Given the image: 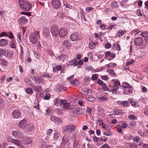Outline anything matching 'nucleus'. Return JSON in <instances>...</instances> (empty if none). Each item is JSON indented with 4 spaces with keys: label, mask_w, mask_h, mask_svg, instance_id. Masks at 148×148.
Wrapping results in <instances>:
<instances>
[{
    "label": "nucleus",
    "mask_w": 148,
    "mask_h": 148,
    "mask_svg": "<svg viewBox=\"0 0 148 148\" xmlns=\"http://www.w3.org/2000/svg\"><path fill=\"white\" fill-rule=\"evenodd\" d=\"M8 34L5 32H3L0 34V36H8Z\"/></svg>",
    "instance_id": "nucleus-54"
},
{
    "label": "nucleus",
    "mask_w": 148,
    "mask_h": 148,
    "mask_svg": "<svg viewBox=\"0 0 148 148\" xmlns=\"http://www.w3.org/2000/svg\"><path fill=\"white\" fill-rule=\"evenodd\" d=\"M38 33L37 32L31 34L29 36V40L32 43L36 44L38 40Z\"/></svg>",
    "instance_id": "nucleus-4"
},
{
    "label": "nucleus",
    "mask_w": 148,
    "mask_h": 148,
    "mask_svg": "<svg viewBox=\"0 0 148 148\" xmlns=\"http://www.w3.org/2000/svg\"><path fill=\"white\" fill-rule=\"evenodd\" d=\"M82 38L81 35L79 33L74 32L71 35L70 40L73 41H77Z\"/></svg>",
    "instance_id": "nucleus-2"
},
{
    "label": "nucleus",
    "mask_w": 148,
    "mask_h": 148,
    "mask_svg": "<svg viewBox=\"0 0 148 148\" xmlns=\"http://www.w3.org/2000/svg\"><path fill=\"white\" fill-rule=\"evenodd\" d=\"M63 45L66 48H69L71 46V43L68 40H64L63 42Z\"/></svg>",
    "instance_id": "nucleus-16"
},
{
    "label": "nucleus",
    "mask_w": 148,
    "mask_h": 148,
    "mask_svg": "<svg viewBox=\"0 0 148 148\" xmlns=\"http://www.w3.org/2000/svg\"><path fill=\"white\" fill-rule=\"evenodd\" d=\"M86 99L89 101H94L95 99L94 98L90 96L87 97Z\"/></svg>",
    "instance_id": "nucleus-46"
},
{
    "label": "nucleus",
    "mask_w": 148,
    "mask_h": 148,
    "mask_svg": "<svg viewBox=\"0 0 148 148\" xmlns=\"http://www.w3.org/2000/svg\"><path fill=\"white\" fill-rule=\"evenodd\" d=\"M27 121L25 119L21 120L19 123V127L21 128H23L26 126Z\"/></svg>",
    "instance_id": "nucleus-15"
},
{
    "label": "nucleus",
    "mask_w": 148,
    "mask_h": 148,
    "mask_svg": "<svg viewBox=\"0 0 148 148\" xmlns=\"http://www.w3.org/2000/svg\"><path fill=\"white\" fill-rule=\"evenodd\" d=\"M125 139L126 140L131 139V136L129 134H127L125 137Z\"/></svg>",
    "instance_id": "nucleus-56"
},
{
    "label": "nucleus",
    "mask_w": 148,
    "mask_h": 148,
    "mask_svg": "<svg viewBox=\"0 0 148 148\" xmlns=\"http://www.w3.org/2000/svg\"><path fill=\"white\" fill-rule=\"evenodd\" d=\"M110 6L112 9H114L118 7L117 2L116 1L112 2L110 4Z\"/></svg>",
    "instance_id": "nucleus-26"
},
{
    "label": "nucleus",
    "mask_w": 148,
    "mask_h": 148,
    "mask_svg": "<svg viewBox=\"0 0 148 148\" xmlns=\"http://www.w3.org/2000/svg\"><path fill=\"white\" fill-rule=\"evenodd\" d=\"M61 66L60 65L57 66L55 68H53V72H56V70L58 71H60L61 70Z\"/></svg>",
    "instance_id": "nucleus-37"
},
{
    "label": "nucleus",
    "mask_w": 148,
    "mask_h": 148,
    "mask_svg": "<svg viewBox=\"0 0 148 148\" xmlns=\"http://www.w3.org/2000/svg\"><path fill=\"white\" fill-rule=\"evenodd\" d=\"M60 99L57 98L53 100L54 104L56 106H58V103H60Z\"/></svg>",
    "instance_id": "nucleus-38"
},
{
    "label": "nucleus",
    "mask_w": 148,
    "mask_h": 148,
    "mask_svg": "<svg viewBox=\"0 0 148 148\" xmlns=\"http://www.w3.org/2000/svg\"><path fill=\"white\" fill-rule=\"evenodd\" d=\"M140 140V137L138 136H136L134 137L133 139V141L136 142H138Z\"/></svg>",
    "instance_id": "nucleus-49"
},
{
    "label": "nucleus",
    "mask_w": 148,
    "mask_h": 148,
    "mask_svg": "<svg viewBox=\"0 0 148 148\" xmlns=\"http://www.w3.org/2000/svg\"><path fill=\"white\" fill-rule=\"evenodd\" d=\"M12 56V53L11 52L9 51L7 53L6 57L8 58H11Z\"/></svg>",
    "instance_id": "nucleus-52"
},
{
    "label": "nucleus",
    "mask_w": 148,
    "mask_h": 148,
    "mask_svg": "<svg viewBox=\"0 0 148 148\" xmlns=\"http://www.w3.org/2000/svg\"><path fill=\"white\" fill-rule=\"evenodd\" d=\"M50 119L52 121L55 122L56 123H58L61 121V120L60 118H57L54 116L51 117Z\"/></svg>",
    "instance_id": "nucleus-18"
},
{
    "label": "nucleus",
    "mask_w": 148,
    "mask_h": 148,
    "mask_svg": "<svg viewBox=\"0 0 148 148\" xmlns=\"http://www.w3.org/2000/svg\"><path fill=\"white\" fill-rule=\"evenodd\" d=\"M51 109L50 108H48L46 110L45 114H48L51 112Z\"/></svg>",
    "instance_id": "nucleus-60"
},
{
    "label": "nucleus",
    "mask_w": 148,
    "mask_h": 148,
    "mask_svg": "<svg viewBox=\"0 0 148 148\" xmlns=\"http://www.w3.org/2000/svg\"><path fill=\"white\" fill-rule=\"evenodd\" d=\"M8 44V41L5 39H1L0 40V46L4 47L7 45Z\"/></svg>",
    "instance_id": "nucleus-19"
},
{
    "label": "nucleus",
    "mask_w": 148,
    "mask_h": 148,
    "mask_svg": "<svg viewBox=\"0 0 148 148\" xmlns=\"http://www.w3.org/2000/svg\"><path fill=\"white\" fill-rule=\"evenodd\" d=\"M119 41H117L116 43H114L112 46L113 48H114V49H116L118 51L121 50V48L119 44Z\"/></svg>",
    "instance_id": "nucleus-23"
},
{
    "label": "nucleus",
    "mask_w": 148,
    "mask_h": 148,
    "mask_svg": "<svg viewBox=\"0 0 148 148\" xmlns=\"http://www.w3.org/2000/svg\"><path fill=\"white\" fill-rule=\"evenodd\" d=\"M12 143H14L16 146H21V142L19 140L14 139Z\"/></svg>",
    "instance_id": "nucleus-34"
},
{
    "label": "nucleus",
    "mask_w": 148,
    "mask_h": 148,
    "mask_svg": "<svg viewBox=\"0 0 148 148\" xmlns=\"http://www.w3.org/2000/svg\"><path fill=\"white\" fill-rule=\"evenodd\" d=\"M51 4L53 8L56 9L60 8L61 5V3L59 0H52Z\"/></svg>",
    "instance_id": "nucleus-7"
},
{
    "label": "nucleus",
    "mask_w": 148,
    "mask_h": 148,
    "mask_svg": "<svg viewBox=\"0 0 148 148\" xmlns=\"http://www.w3.org/2000/svg\"><path fill=\"white\" fill-rule=\"evenodd\" d=\"M0 64L2 66H4L7 65V62L5 60L1 59L0 60Z\"/></svg>",
    "instance_id": "nucleus-28"
},
{
    "label": "nucleus",
    "mask_w": 148,
    "mask_h": 148,
    "mask_svg": "<svg viewBox=\"0 0 148 148\" xmlns=\"http://www.w3.org/2000/svg\"><path fill=\"white\" fill-rule=\"evenodd\" d=\"M119 88V87H115V86H113V88L112 89H110L109 88V89H108V91L110 92H112L113 94L114 93H116V91Z\"/></svg>",
    "instance_id": "nucleus-31"
},
{
    "label": "nucleus",
    "mask_w": 148,
    "mask_h": 148,
    "mask_svg": "<svg viewBox=\"0 0 148 148\" xmlns=\"http://www.w3.org/2000/svg\"><path fill=\"white\" fill-rule=\"evenodd\" d=\"M125 32L126 31L124 30L123 31L121 30H119L117 32L116 34L118 36L120 37L123 36Z\"/></svg>",
    "instance_id": "nucleus-27"
},
{
    "label": "nucleus",
    "mask_w": 148,
    "mask_h": 148,
    "mask_svg": "<svg viewBox=\"0 0 148 148\" xmlns=\"http://www.w3.org/2000/svg\"><path fill=\"white\" fill-rule=\"evenodd\" d=\"M134 62V61L133 60H129L128 62H127L126 63V65L127 66H128L129 65L133 63Z\"/></svg>",
    "instance_id": "nucleus-59"
},
{
    "label": "nucleus",
    "mask_w": 148,
    "mask_h": 148,
    "mask_svg": "<svg viewBox=\"0 0 148 148\" xmlns=\"http://www.w3.org/2000/svg\"><path fill=\"white\" fill-rule=\"evenodd\" d=\"M22 142L25 145H27L30 144L32 142V141L30 138L23 137L22 140Z\"/></svg>",
    "instance_id": "nucleus-14"
},
{
    "label": "nucleus",
    "mask_w": 148,
    "mask_h": 148,
    "mask_svg": "<svg viewBox=\"0 0 148 148\" xmlns=\"http://www.w3.org/2000/svg\"><path fill=\"white\" fill-rule=\"evenodd\" d=\"M144 40L143 39L140 37L136 38L134 39V42L135 45L139 46L143 43Z\"/></svg>",
    "instance_id": "nucleus-10"
},
{
    "label": "nucleus",
    "mask_w": 148,
    "mask_h": 148,
    "mask_svg": "<svg viewBox=\"0 0 148 148\" xmlns=\"http://www.w3.org/2000/svg\"><path fill=\"white\" fill-rule=\"evenodd\" d=\"M93 8L92 7H87L86 9V13H89L90 11H92Z\"/></svg>",
    "instance_id": "nucleus-41"
},
{
    "label": "nucleus",
    "mask_w": 148,
    "mask_h": 148,
    "mask_svg": "<svg viewBox=\"0 0 148 148\" xmlns=\"http://www.w3.org/2000/svg\"><path fill=\"white\" fill-rule=\"evenodd\" d=\"M89 47L90 49H93L95 47V45L94 43L91 42L89 44Z\"/></svg>",
    "instance_id": "nucleus-44"
},
{
    "label": "nucleus",
    "mask_w": 148,
    "mask_h": 148,
    "mask_svg": "<svg viewBox=\"0 0 148 148\" xmlns=\"http://www.w3.org/2000/svg\"><path fill=\"white\" fill-rule=\"evenodd\" d=\"M18 3L20 8L23 11H29L32 7L30 3L23 0H19Z\"/></svg>",
    "instance_id": "nucleus-1"
},
{
    "label": "nucleus",
    "mask_w": 148,
    "mask_h": 148,
    "mask_svg": "<svg viewBox=\"0 0 148 148\" xmlns=\"http://www.w3.org/2000/svg\"><path fill=\"white\" fill-rule=\"evenodd\" d=\"M121 86L123 88H130L131 86L127 83L124 82L122 83Z\"/></svg>",
    "instance_id": "nucleus-32"
},
{
    "label": "nucleus",
    "mask_w": 148,
    "mask_h": 148,
    "mask_svg": "<svg viewBox=\"0 0 148 148\" xmlns=\"http://www.w3.org/2000/svg\"><path fill=\"white\" fill-rule=\"evenodd\" d=\"M73 77L74 75H72L70 77L68 78L67 79L69 81V82L70 83H71L74 86H76L79 84V82L78 80L76 79L73 80H71V79L73 78Z\"/></svg>",
    "instance_id": "nucleus-9"
},
{
    "label": "nucleus",
    "mask_w": 148,
    "mask_h": 148,
    "mask_svg": "<svg viewBox=\"0 0 148 148\" xmlns=\"http://www.w3.org/2000/svg\"><path fill=\"white\" fill-rule=\"evenodd\" d=\"M75 126L71 124L64 126V127L63 129L64 131L70 133L75 130Z\"/></svg>",
    "instance_id": "nucleus-8"
},
{
    "label": "nucleus",
    "mask_w": 148,
    "mask_h": 148,
    "mask_svg": "<svg viewBox=\"0 0 148 148\" xmlns=\"http://www.w3.org/2000/svg\"><path fill=\"white\" fill-rule=\"evenodd\" d=\"M41 148H45L46 143L45 141H43L40 143Z\"/></svg>",
    "instance_id": "nucleus-40"
},
{
    "label": "nucleus",
    "mask_w": 148,
    "mask_h": 148,
    "mask_svg": "<svg viewBox=\"0 0 148 148\" xmlns=\"http://www.w3.org/2000/svg\"><path fill=\"white\" fill-rule=\"evenodd\" d=\"M114 85L113 86L116 87H118L119 86H120V82L118 81H115L114 82Z\"/></svg>",
    "instance_id": "nucleus-47"
},
{
    "label": "nucleus",
    "mask_w": 148,
    "mask_h": 148,
    "mask_svg": "<svg viewBox=\"0 0 148 148\" xmlns=\"http://www.w3.org/2000/svg\"><path fill=\"white\" fill-rule=\"evenodd\" d=\"M82 109H81L79 108H73L72 110V112L75 114H82Z\"/></svg>",
    "instance_id": "nucleus-11"
},
{
    "label": "nucleus",
    "mask_w": 148,
    "mask_h": 148,
    "mask_svg": "<svg viewBox=\"0 0 148 148\" xmlns=\"http://www.w3.org/2000/svg\"><path fill=\"white\" fill-rule=\"evenodd\" d=\"M122 111L121 110L118 109L117 108H116L114 110L113 113L114 114L116 115H120L122 114Z\"/></svg>",
    "instance_id": "nucleus-24"
},
{
    "label": "nucleus",
    "mask_w": 148,
    "mask_h": 148,
    "mask_svg": "<svg viewBox=\"0 0 148 148\" xmlns=\"http://www.w3.org/2000/svg\"><path fill=\"white\" fill-rule=\"evenodd\" d=\"M78 16L79 18L80 17L82 20L84 19V21H86L85 17V16L84 14V13L81 12H78Z\"/></svg>",
    "instance_id": "nucleus-29"
},
{
    "label": "nucleus",
    "mask_w": 148,
    "mask_h": 148,
    "mask_svg": "<svg viewBox=\"0 0 148 148\" xmlns=\"http://www.w3.org/2000/svg\"><path fill=\"white\" fill-rule=\"evenodd\" d=\"M34 56L36 59H38L40 58V53H37L36 52H34Z\"/></svg>",
    "instance_id": "nucleus-45"
},
{
    "label": "nucleus",
    "mask_w": 148,
    "mask_h": 148,
    "mask_svg": "<svg viewBox=\"0 0 148 148\" xmlns=\"http://www.w3.org/2000/svg\"><path fill=\"white\" fill-rule=\"evenodd\" d=\"M70 136L69 135H66L62 138V141L64 144H66L69 140Z\"/></svg>",
    "instance_id": "nucleus-21"
},
{
    "label": "nucleus",
    "mask_w": 148,
    "mask_h": 148,
    "mask_svg": "<svg viewBox=\"0 0 148 148\" xmlns=\"http://www.w3.org/2000/svg\"><path fill=\"white\" fill-rule=\"evenodd\" d=\"M43 33L45 37H47L50 34L49 31L47 27L44 28Z\"/></svg>",
    "instance_id": "nucleus-20"
},
{
    "label": "nucleus",
    "mask_w": 148,
    "mask_h": 148,
    "mask_svg": "<svg viewBox=\"0 0 148 148\" xmlns=\"http://www.w3.org/2000/svg\"><path fill=\"white\" fill-rule=\"evenodd\" d=\"M5 53V50L2 49H0V56L1 57Z\"/></svg>",
    "instance_id": "nucleus-42"
},
{
    "label": "nucleus",
    "mask_w": 148,
    "mask_h": 148,
    "mask_svg": "<svg viewBox=\"0 0 148 148\" xmlns=\"http://www.w3.org/2000/svg\"><path fill=\"white\" fill-rule=\"evenodd\" d=\"M102 88H103L106 90H108V89H109V88L107 87V85L105 84H104L102 85Z\"/></svg>",
    "instance_id": "nucleus-55"
},
{
    "label": "nucleus",
    "mask_w": 148,
    "mask_h": 148,
    "mask_svg": "<svg viewBox=\"0 0 148 148\" xmlns=\"http://www.w3.org/2000/svg\"><path fill=\"white\" fill-rule=\"evenodd\" d=\"M92 90L91 89H89L87 88H84L82 89L81 91V92L82 94H83L85 95H87L90 92H91L92 93Z\"/></svg>",
    "instance_id": "nucleus-12"
},
{
    "label": "nucleus",
    "mask_w": 148,
    "mask_h": 148,
    "mask_svg": "<svg viewBox=\"0 0 148 148\" xmlns=\"http://www.w3.org/2000/svg\"><path fill=\"white\" fill-rule=\"evenodd\" d=\"M70 106L69 103H66L63 106V108L65 109L68 108Z\"/></svg>",
    "instance_id": "nucleus-53"
},
{
    "label": "nucleus",
    "mask_w": 148,
    "mask_h": 148,
    "mask_svg": "<svg viewBox=\"0 0 148 148\" xmlns=\"http://www.w3.org/2000/svg\"><path fill=\"white\" fill-rule=\"evenodd\" d=\"M61 138L60 134L59 132H56L53 135V138L56 140H59Z\"/></svg>",
    "instance_id": "nucleus-22"
},
{
    "label": "nucleus",
    "mask_w": 148,
    "mask_h": 148,
    "mask_svg": "<svg viewBox=\"0 0 148 148\" xmlns=\"http://www.w3.org/2000/svg\"><path fill=\"white\" fill-rule=\"evenodd\" d=\"M34 90L37 92H40L41 91L42 89V87L39 86H34V85L32 86Z\"/></svg>",
    "instance_id": "nucleus-25"
},
{
    "label": "nucleus",
    "mask_w": 148,
    "mask_h": 148,
    "mask_svg": "<svg viewBox=\"0 0 148 148\" xmlns=\"http://www.w3.org/2000/svg\"><path fill=\"white\" fill-rule=\"evenodd\" d=\"M99 99L103 101H106L107 100V99L105 96L100 97L99 98Z\"/></svg>",
    "instance_id": "nucleus-62"
},
{
    "label": "nucleus",
    "mask_w": 148,
    "mask_h": 148,
    "mask_svg": "<svg viewBox=\"0 0 148 148\" xmlns=\"http://www.w3.org/2000/svg\"><path fill=\"white\" fill-rule=\"evenodd\" d=\"M26 92L28 94H31L32 92V90L30 88H27L26 90Z\"/></svg>",
    "instance_id": "nucleus-57"
},
{
    "label": "nucleus",
    "mask_w": 148,
    "mask_h": 148,
    "mask_svg": "<svg viewBox=\"0 0 148 148\" xmlns=\"http://www.w3.org/2000/svg\"><path fill=\"white\" fill-rule=\"evenodd\" d=\"M19 23L23 25L26 23L27 21V20L25 17L23 16L19 19Z\"/></svg>",
    "instance_id": "nucleus-17"
},
{
    "label": "nucleus",
    "mask_w": 148,
    "mask_h": 148,
    "mask_svg": "<svg viewBox=\"0 0 148 148\" xmlns=\"http://www.w3.org/2000/svg\"><path fill=\"white\" fill-rule=\"evenodd\" d=\"M17 36H18V38H17V40L18 42L20 43L22 42V41L21 40V34L20 33H19L18 34Z\"/></svg>",
    "instance_id": "nucleus-48"
},
{
    "label": "nucleus",
    "mask_w": 148,
    "mask_h": 148,
    "mask_svg": "<svg viewBox=\"0 0 148 148\" xmlns=\"http://www.w3.org/2000/svg\"><path fill=\"white\" fill-rule=\"evenodd\" d=\"M12 116L14 118H18L20 116V113L18 110H15L12 113Z\"/></svg>",
    "instance_id": "nucleus-13"
},
{
    "label": "nucleus",
    "mask_w": 148,
    "mask_h": 148,
    "mask_svg": "<svg viewBox=\"0 0 148 148\" xmlns=\"http://www.w3.org/2000/svg\"><path fill=\"white\" fill-rule=\"evenodd\" d=\"M14 139L10 137H8L7 138V140L9 142L12 143Z\"/></svg>",
    "instance_id": "nucleus-61"
},
{
    "label": "nucleus",
    "mask_w": 148,
    "mask_h": 148,
    "mask_svg": "<svg viewBox=\"0 0 148 148\" xmlns=\"http://www.w3.org/2000/svg\"><path fill=\"white\" fill-rule=\"evenodd\" d=\"M102 147L103 148H110L109 146L107 143H105L102 145Z\"/></svg>",
    "instance_id": "nucleus-63"
},
{
    "label": "nucleus",
    "mask_w": 148,
    "mask_h": 148,
    "mask_svg": "<svg viewBox=\"0 0 148 148\" xmlns=\"http://www.w3.org/2000/svg\"><path fill=\"white\" fill-rule=\"evenodd\" d=\"M107 71L112 76H114L115 75L114 71L113 69H108L107 70Z\"/></svg>",
    "instance_id": "nucleus-35"
},
{
    "label": "nucleus",
    "mask_w": 148,
    "mask_h": 148,
    "mask_svg": "<svg viewBox=\"0 0 148 148\" xmlns=\"http://www.w3.org/2000/svg\"><path fill=\"white\" fill-rule=\"evenodd\" d=\"M103 135L106 136H109L111 135L112 133L110 132H104L103 133Z\"/></svg>",
    "instance_id": "nucleus-58"
},
{
    "label": "nucleus",
    "mask_w": 148,
    "mask_h": 148,
    "mask_svg": "<svg viewBox=\"0 0 148 148\" xmlns=\"http://www.w3.org/2000/svg\"><path fill=\"white\" fill-rule=\"evenodd\" d=\"M68 30L66 28H61L60 29L59 36L60 38L64 37L67 34Z\"/></svg>",
    "instance_id": "nucleus-5"
},
{
    "label": "nucleus",
    "mask_w": 148,
    "mask_h": 148,
    "mask_svg": "<svg viewBox=\"0 0 148 148\" xmlns=\"http://www.w3.org/2000/svg\"><path fill=\"white\" fill-rule=\"evenodd\" d=\"M128 146H130L131 148H137L138 147V145L135 143H129Z\"/></svg>",
    "instance_id": "nucleus-30"
},
{
    "label": "nucleus",
    "mask_w": 148,
    "mask_h": 148,
    "mask_svg": "<svg viewBox=\"0 0 148 148\" xmlns=\"http://www.w3.org/2000/svg\"><path fill=\"white\" fill-rule=\"evenodd\" d=\"M143 71L145 73L148 74V66L144 68Z\"/></svg>",
    "instance_id": "nucleus-64"
},
{
    "label": "nucleus",
    "mask_w": 148,
    "mask_h": 148,
    "mask_svg": "<svg viewBox=\"0 0 148 148\" xmlns=\"http://www.w3.org/2000/svg\"><path fill=\"white\" fill-rule=\"evenodd\" d=\"M10 46L11 48L13 49H15L16 47V45L14 43V41L12 40L11 42Z\"/></svg>",
    "instance_id": "nucleus-43"
},
{
    "label": "nucleus",
    "mask_w": 148,
    "mask_h": 148,
    "mask_svg": "<svg viewBox=\"0 0 148 148\" xmlns=\"http://www.w3.org/2000/svg\"><path fill=\"white\" fill-rule=\"evenodd\" d=\"M8 37L10 38V39H13L14 36H13V34L11 32H9L8 33Z\"/></svg>",
    "instance_id": "nucleus-51"
},
{
    "label": "nucleus",
    "mask_w": 148,
    "mask_h": 148,
    "mask_svg": "<svg viewBox=\"0 0 148 148\" xmlns=\"http://www.w3.org/2000/svg\"><path fill=\"white\" fill-rule=\"evenodd\" d=\"M12 135L14 137L17 138H22L23 136L22 132L19 130L13 131L12 132Z\"/></svg>",
    "instance_id": "nucleus-6"
},
{
    "label": "nucleus",
    "mask_w": 148,
    "mask_h": 148,
    "mask_svg": "<svg viewBox=\"0 0 148 148\" xmlns=\"http://www.w3.org/2000/svg\"><path fill=\"white\" fill-rule=\"evenodd\" d=\"M35 82L36 83H38V84H40L43 83V79L42 78L40 77L36 78Z\"/></svg>",
    "instance_id": "nucleus-33"
},
{
    "label": "nucleus",
    "mask_w": 148,
    "mask_h": 148,
    "mask_svg": "<svg viewBox=\"0 0 148 148\" xmlns=\"http://www.w3.org/2000/svg\"><path fill=\"white\" fill-rule=\"evenodd\" d=\"M116 128L117 129V131L118 132L122 134V127L120 125H118L116 126Z\"/></svg>",
    "instance_id": "nucleus-36"
},
{
    "label": "nucleus",
    "mask_w": 148,
    "mask_h": 148,
    "mask_svg": "<svg viewBox=\"0 0 148 148\" xmlns=\"http://www.w3.org/2000/svg\"><path fill=\"white\" fill-rule=\"evenodd\" d=\"M141 35L145 38L148 37V32H142L141 34Z\"/></svg>",
    "instance_id": "nucleus-39"
},
{
    "label": "nucleus",
    "mask_w": 148,
    "mask_h": 148,
    "mask_svg": "<svg viewBox=\"0 0 148 148\" xmlns=\"http://www.w3.org/2000/svg\"><path fill=\"white\" fill-rule=\"evenodd\" d=\"M128 104V102L126 101H123L121 103V104L122 105H123V106H126Z\"/></svg>",
    "instance_id": "nucleus-50"
},
{
    "label": "nucleus",
    "mask_w": 148,
    "mask_h": 148,
    "mask_svg": "<svg viewBox=\"0 0 148 148\" xmlns=\"http://www.w3.org/2000/svg\"><path fill=\"white\" fill-rule=\"evenodd\" d=\"M60 29L58 27L53 25L51 27V32L53 36H57L59 35Z\"/></svg>",
    "instance_id": "nucleus-3"
}]
</instances>
